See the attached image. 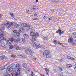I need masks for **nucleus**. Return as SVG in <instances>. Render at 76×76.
<instances>
[{"label":"nucleus","mask_w":76,"mask_h":76,"mask_svg":"<svg viewBox=\"0 0 76 76\" xmlns=\"http://www.w3.org/2000/svg\"><path fill=\"white\" fill-rule=\"evenodd\" d=\"M11 68L12 69H15V68H16V65H15V64H12Z\"/></svg>","instance_id":"13"},{"label":"nucleus","mask_w":76,"mask_h":76,"mask_svg":"<svg viewBox=\"0 0 76 76\" xmlns=\"http://www.w3.org/2000/svg\"><path fill=\"white\" fill-rule=\"evenodd\" d=\"M46 73H47V75H48V72H46Z\"/></svg>","instance_id":"64"},{"label":"nucleus","mask_w":76,"mask_h":76,"mask_svg":"<svg viewBox=\"0 0 76 76\" xmlns=\"http://www.w3.org/2000/svg\"><path fill=\"white\" fill-rule=\"evenodd\" d=\"M74 69H76V66H75L74 67Z\"/></svg>","instance_id":"62"},{"label":"nucleus","mask_w":76,"mask_h":76,"mask_svg":"<svg viewBox=\"0 0 76 76\" xmlns=\"http://www.w3.org/2000/svg\"><path fill=\"white\" fill-rule=\"evenodd\" d=\"M45 70L46 72H49V69H48L47 68H45Z\"/></svg>","instance_id":"30"},{"label":"nucleus","mask_w":76,"mask_h":76,"mask_svg":"<svg viewBox=\"0 0 76 76\" xmlns=\"http://www.w3.org/2000/svg\"><path fill=\"white\" fill-rule=\"evenodd\" d=\"M67 66L68 68H70L72 67V65L71 64H68L67 65Z\"/></svg>","instance_id":"25"},{"label":"nucleus","mask_w":76,"mask_h":76,"mask_svg":"<svg viewBox=\"0 0 76 76\" xmlns=\"http://www.w3.org/2000/svg\"><path fill=\"white\" fill-rule=\"evenodd\" d=\"M36 48H37V49H38V48H40V46H39V45L36 46Z\"/></svg>","instance_id":"44"},{"label":"nucleus","mask_w":76,"mask_h":76,"mask_svg":"<svg viewBox=\"0 0 76 76\" xmlns=\"http://www.w3.org/2000/svg\"><path fill=\"white\" fill-rule=\"evenodd\" d=\"M4 27L3 26L0 27V31L3 32L4 33V32L3 31L4 30Z\"/></svg>","instance_id":"9"},{"label":"nucleus","mask_w":76,"mask_h":76,"mask_svg":"<svg viewBox=\"0 0 76 76\" xmlns=\"http://www.w3.org/2000/svg\"><path fill=\"white\" fill-rule=\"evenodd\" d=\"M33 9H34V10H37V9H38V8H33Z\"/></svg>","instance_id":"50"},{"label":"nucleus","mask_w":76,"mask_h":76,"mask_svg":"<svg viewBox=\"0 0 76 76\" xmlns=\"http://www.w3.org/2000/svg\"><path fill=\"white\" fill-rule=\"evenodd\" d=\"M19 26V25H18V24H15L14 26V27L15 28H18Z\"/></svg>","instance_id":"19"},{"label":"nucleus","mask_w":76,"mask_h":76,"mask_svg":"<svg viewBox=\"0 0 76 76\" xmlns=\"http://www.w3.org/2000/svg\"><path fill=\"white\" fill-rule=\"evenodd\" d=\"M1 45L2 47H4V48H6V45H5V44L4 43H2L1 44Z\"/></svg>","instance_id":"17"},{"label":"nucleus","mask_w":76,"mask_h":76,"mask_svg":"<svg viewBox=\"0 0 76 76\" xmlns=\"http://www.w3.org/2000/svg\"><path fill=\"white\" fill-rule=\"evenodd\" d=\"M52 2H55L56 0H52Z\"/></svg>","instance_id":"55"},{"label":"nucleus","mask_w":76,"mask_h":76,"mask_svg":"<svg viewBox=\"0 0 76 76\" xmlns=\"http://www.w3.org/2000/svg\"><path fill=\"white\" fill-rule=\"evenodd\" d=\"M30 33H35V31L33 29H30Z\"/></svg>","instance_id":"14"},{"label":"nucleus","mask_w":76,"mask_h":76,"mask_svg":"<svg viewBox=\"0 0 76 76\" xmlns=\"http://www.w3.org/2000/svg\"><path fill=\"white\" fill-rule=\"evenodd\" d=\"M23 28H20L19 29L18 32H20V33H21L22 32H23Z\"/></svg>","instance_id":"16"},{"label":"nucleus","mask_w":76,"mask_h":76,"mask_svg":"<svg viewBox=\"0 0 76 76\" xmlns=\"http://www.w3.org/2000/svg\"><path fill=\"white\" fill-rule=\"evenodd\" d=\"M38 0H36V3H37L38 2Z\"/></svg>","instance_id":"59"},{"label":"nucleus","mask_w":76,"mask_h":76,"mask_svg":"<svg viewBox=\"0 0 76 76\" xmlns=\"http://www.w3.org/2000/svg\"><path fill=\"white\" fill-rule=\"evenodd\" d=\"M48 38L47 37H45L43 38V40L44 41H45V40H47L48 39Z\"/></svg>","instance_id":"32"},{"label":"nucleus","mask_w":76,"mask_h":76,"mask_svg":"<svg viewBox=\"0 0 76 76\" xmlns=\"http://www.w3.org/2000/svg\"><path fill=\"white\" fill-rule=\"evenodd\" d=\"M23 66L24 68H26V67L28 66V65L25 63H24L23 64Z\"/></svg>","instance_id":"18"},{"label":"nucleus","mask_w":76,"mask_h":76,"mask_svg":"<svg viewBox=\"0 0 76 76\" xmlns=\"http://www.w3.org/2000/svg\"><path fill=\"white\" fill-rule=\"evenodd\" d=\"M33 75H34V72H31V76H33Z\"/></svg>","instance_id":"51"},{"label":"nucleus","mask_w":76,"mask_h":76,"mask_svg":"<svg viewBox=\"0 0 76 76\" xmlns=\"http://www.w3.org/2000/svg\"><path fill=\"white\" fill-rule=\"evenodd\" d=\"M4 76H11V75H10V74L5 73L4 74Z\"/></svg>","instance_id":"27"},{"label":"nucleus","mask_w":76,"mask_h":76,"mask_svg":"<svg viewBox=\"0 0 76 76\" xmlns=\"http://www.w3.org/2000/svg\"><path fill=\"white\" fill-rule=\"evenodd\" d=\"M67 57L68 58H69V59H71V60H74V59L73 58L69 56H67Z\"/></svg>","instance_id":"28"},{"label":"nucleus","mask_w":76,"mask_h":76,"mask_svg":"<svg viewBox=\"0 0 76 76\" xmlns=\"http://www.w3.org/2000/svg\"><path fill=\"white\" fill-rule=\"evenodd\" d=\"M17 69H18L17 70V72H20L21 70H22V68H19Z\"/></svg>","instance_id":"26"},{"label":"nucleus","mask_w":76,"mask_h":76,"mask_svg":"<svg viewBox=\"0 0 76 76\" xmlns=\"http://www.w3.org/2000/svg\"><path fill=\"white\" fill-rule=\"evenodd\" d=\"M26 27L27 28H29L31 29L33 28V26L31 25H29V24H26V23H23V27Z\"/></svg>","instance_id":"6"},{"label":"nucleus","mask_w":76,"mask_h":76,"mask_svg":"<svg viewBox=\"0 0 76 76\" xmlns=\"http://www.w3.org/2000/svg\"><path fill=\"white\" fill-rule=\"evenodd\" d=\"M34 36H35L36 37H38L39 36V34L38 33L35 32Z\"/></svg>","instance_id":"23"},{"label":"nucleus","mask_w":76,"mask_h":76,"mask_svg":"<svg viewBox=\"0 0 76 76\" xmlns=\"http://www.w3.org/2000/svg\"><path fill=\"white\" fill-rule=\"evenodd\" d=\"M10 42H8L7 43V46H10V45H11L12 44Z\"/></svg>","instance_id":"20"},{"label":"nucleus","mask_w":76,"mask_h":76,"mask_svg":"<svg viewBox=\"0 0 76 76\" xmlns=\"http://www.w3.org/2000/svg\"><path fill=\"white\" fill-rule=\"evenodd\" d=\"M57 43H58V44H62V43H60L59 42H58Z\"/></svg>","instance_id":"52"},{"label":"nucleus","mask_w":76,"mask_h":76,"mask_svg":"<svg viewBox=\"0 0 76 76\" xmlns=\"http://www.w3.org/2000/svg\"><path fill=\"white\" fill-rule=\"evenodd\" d=\"M58 68L61 71H63V69H61V67L59 66L58 67Z\"/></svg>","instance_id":"39"},{"label":"nucleus","mask_w":76,"mask_h":76,"mask_svg":"<svg viewBox=\"0 0 76 76\" xmlns=\"http://www.w3.org/2000/svg\"><path fill=\"white\" fill-rule=\"evenodd\" d=\"M41 76H44V75H42V74L41 75Z\"/></svg>","instance_id":"63"},{"label":"nucleus","mask_w":76,"mask_h":76,"mask_svg":"<svg viewBox=\"0 0 76 76\" xmlns=\"http://www.w3.org/2000/svg\"><path fill=\"white\" fill-rule=\"evenodd\" d=\"M34 60H37V59H36V58H34Z\"/></svg>","instance_id":"60"},{"label":"nucleus","mask_w":76,"mask_h":76,"mask_svg":"<svg viewBox=\"0 0 76 76\" xmlns=\"http://www.w3.org/2000/svg\"><path fill=\"white\" fill-rule=\"evenodd\" d=\"M15 42H16L17 43V42H18V40H16L15 41Z\"/></svg>","instance_id":"53"},{"label":"nucleus","mask_w":76,"mask_h":76,"mask_svg":"<svg viewBox=\"0 0 76 76\" xmlns=\"http://www.w3.org/2000/svg\"><path fill=\"white\" fill-rule=\"evenodd\" d=\"M31 70L29 69V68H28V72H30Z\"/></svg>","instance_id":"54"},{"label":"nucleus","mask_w":76,"mask_h":76,"mask_svg":"<svg viewBox=\"0 0 76 76\" xmlns=\"http://www.w3.org/2000/svg\"><path fill=\"white\" fill-rule=\"evenodd\" d=\"M17 37H19L20 35V34L19 32H17L16 33Z\"/></svg>","instance_id":"24"},{"label":"nucleus","mask_w":76,"mask_h":76,"mask_svg":"<svg viewBox=\"0 0 76 76\" xmlns=\"http://www.w3.org/2000/svg\"><path fill=\"white\" fill-rule=\"evenodd\" d=\"M52 19V18L51 17H50L48 19L49 20H51Z\"/></svg>","instance_id":"46"},{"label":"nucleus","mask_w":76,"mask_h":76,"mask_svg":"<svg viewBox=\"0 0 76 76\" xmlns=\"http://www.w3.org/2000/svg\"><path fill=\"white\" fill-rule=\"evenodd\" d=\"M10 14L11 16V17H14V15L12 13H10Z\"/></svg>","instance_id":"38"},{"label":"nucleus","mask_w":76,"mask_h":76,"mask_svg":"<svg viewBox=\"0 0 76 76\" xmlns=\"http://www.w3.org/2000/svg\"><path fill=\"white\" fill-rule=\"evenodd\" d=\"M13 48V46L11 45L10 47L9 48V49H10V50H12Z\"/></svg>","instance_id":"34"},{"label":"nucleus","mask_w":76,"mask_h":76,"mask_svg":"<svg viewBox=\"0 0 76 76\" xmlns=\"http://www.w3.org/2000/svg\"><path fill=\"white\" fill-rule=\"evenodd\" d=\"M23 23H20V26H22V27H23Z\"/></svg>","instance_id":"37"},{"label":"nucleus","mask_w":76,"mask_h":76,"mask_svg":"<svg viewBox=\"0 0 76 76\" xmlns=\"http://www.w3.org/2000/svg\"><path fill=\"white\" fill-rule=\"evenodd\" d=\"M10 41L12 42H13V38H11V39H10Z\"/></svg>","instance_id":"40"},{"label":"nucleus","mask_w":76,"mask_h":76,"mask_svg":"<svg viewBox=\"0 0 76 76\" xmlns=\"http://www.w3.org/2000/svg\"><path fill=\"white\" fill-rule=\"evenodd\" d=\"M51 12H54V10H53V9L51 10Z\"/></svg>","instance_id":"58"},{"label":"nucleus","mask_w":76,"mask_h":76,"mask_svg":"<svg viewBox=\"0 0 76 76\" xmlns=\"http://www.w3.org/2000/svg\"><path fill=\"white\" fill-rule=\"evenodd\" d=\"M34 16H37V14H34Z\"/></svg>","instance_id":"56"},{"label":"nucleus","mask_w":76,"mask_h":76,"mask_svg":"<svg viewBox=\"0 0 76 76\" xmlns=\"http://www.w3.org/2000/svg\"><path fill=\"white\" fill-rule=\"evenodd\" d=\"M16 50H21V48L20 49V48H19V46H18L16 48Z\"/></svg>","instance_id":"35"},{"label":"nucleus","mask_w":76,"mask_h":76,"mask_svg":"<svg viewBox=\"0 0 76 76\" xmlns=\"http://www.w3.org/2000/svg\"><path fill=\"white\" fill-rule=\"evenodd\" d=\"M35 34V33H30V35H31V36L32 37H34V36Z\"/></svg>","instance_id":"21"},{"label":"nucleus","mask_w":76,"mask_h":76,"mask_svg":"<svg viewBox=\"0 0 76 76\" xmlns=\"http://www.w3.org/2000/svg\"><path fill=\"white\" fill-rule=\"evenodd\" d=\"M73 41V39L72 38H69L68 40V42L69 43H72Z\"/></svg>","instance_id":"11"},{"label":"nucleus","mask_w":76,"mask_h":76,"mask_svg":"<svg viewBox=\"0 0 76 76\" xmlns=\"http://www.w3.org/2000/svg\"><path fill=\"white\" fill-rule=\"evenodd\" d=\"M50 51L48 50H45L43 53V56L46 57V58H51V56L50 54Z\"/></svg>","instance_id":"1"},{"label":"nucleus","mask_w":76,"mask_h":76,"mask_svg":"<svg viewBox=\"0 0 76 76\" xmlns=\"http://www.w3.org/2000/svg\"><path fill=\"white\" fill-rule=\"evenodd\" d=\"M20 66V64H17L15 66V68L16 69H19V67Z\"/></svg>","instance_id":"15"},{"label":"nucleus","mask_w":76,"mask_h":76,"mask_svg":"<svg viewBox=\"0 0 76 76\" xmlns=\"http://www.w3.org/2000/svg\"><path fill=\"white\" fill-rule=\"evenodd\" d=\"M0 59L2 60H3V57H0Z\"/></svg>","instance_id":"47"},{"label":"nucleus","mask_w":76,"mask_h":76,"mask_svg":"<svg viewBox=\"0 0 76 76\" xmlns=\"http://www.w3.org/2000/svg\"><path fill=\"white\" fill-rule=\"evenodd\" d=\"M6 35V34L3 31H0V43H1V41L4 39L3 37Z\"/></svg>","instance_id":"3"},{"label":"nucleus","mask_w":76,"mask_h":76,"mask_svg":"<svg viewBox=\"0 0 76 76\" xmlns=\"http://www.w3.org/2000/svg\"><path fill=\"white\" fill-rule=\"evenodd\" d=\"M11 75L12 76H20V75H21V74L20 73H19V74H18V72H16L15 73L12 72L11 73Z\"/></svg>","instance_id":"7"},{"label":"nucleus","mask_w":76,"mask_h":76,"mask_svg":"<svg viewBox=\"0 0 76 76\" xmlns=\"http://www.w3.org/2000/svg\"><path fill=\"white\" fill-rule=\"evenodd\" d=\"M11 57H12L13 58H14L16 57V56L15 55H12L11 56Z\"/></svg>","instance_id":"41"},{"label":"nucleus","mask_w":76,"mask_h":76,"mask_svg":"<svg viewBox=\"0 0 76 76\" xmlns=\"http://www.w3.org/2000/svg\"><path fill=\"white\" fill-rule=\"evenodd\" d=\"M7 72H11V71H12L13 72H16V69L15 68L14 69H12L10 67H9V66H7Z\"/></svg>","instance_id":"5"},{"label":"nucleus","mask_w":76,"mask_h":76,"mask_svg":"<svg viewBox=\"0 0 76 76\" xmlns=\"http://www.w3.org/2000/svg\"><path fill=\"white\" fill-rule=\"evenodd\" d=\"M56 32L57 34H59V35H61V34H64V31H61L60 29H59L58 31H56Z\"/></svg>","instance_id":"8"},{"label":"nucleus","mask_w":76,"mask_h":76,"mask_svg":"<svg viewBox=\"0 0 76 76\" xmlns=\"http://www.w3.org/2000/svg\"><path fill=\"white\" fill-rule=\"evenodd\" d=\"M55 2L56 3H60V1L59 0H55Z\"/></svg>","instance_id":"36"},{"label":"nucleus","mask_w":76,"mask_h":76,"mask_svg":"<svg viewBox=\"0 0 76 76\" xmlns=\"http://www.w3.org/2000/svg\"><path fill=\"white\" fill-rule=\"evenodd\" d=\"M58 19L56 18L54 20V22H57V21H58Z\"/></svg>","instance_id":"42"},{"label":"nucleus","mask_w":76,"mask_h":76,"mask_svg":"<svg viewBox=\"0 0 76 76\" xmlns=\"http://www.w3.org/2000/svg\"><path fill=\"white\" fill-rule=\"evenodd\" d=\"M13 22H9L7 23V29L10 28L11 26H13L14 25Z\"/></svg>","instance_id":"4"},{"label":"nucleus","mask_w":76,"mask_h":76,"mask_svg":"<svg viewBox=\"0 0 76 76\" xmlns=\"http://www.w3.org/2000/svg\"><path fill=\"white\" fill-rule=\"evenodd\" d=\"M13 32H14V33H17V32H18V31L17 30H14L13 31Z\"/></svg>","instance_id":"45"},{"label":"nucleus","mask_w":76,"mask_h":76,"mask_svg":"<svg viewBox=\"0 0 76 76\" xmlns=\"http://www.w3.org/2000/svg\"><path fill=\"white\" fill-rule=\"evenodd\" d=\"M32 53H33V51H32L31 47H28L27 48V50H26V54L28 56H30V55H31Z\"/></svg>","instance_id":"2"},{"label":"nucleus","mask_w":76,"mask_h":76,"mask_svg":"<svg viewBox=\"0 0 76 76\" xmlns=\"http://www.w3.org/2000/svg\"><path fill=\"white\" fill-rule=\"evenodd\" d=\"M46 17H47V16H44V17H43V19H45V18H46Z\"/></svg>","instance_id":"49"},{"label":"nucleus","mask_w":76,"mask_h":76,"mask_svg":"<svg viewBox=\"0 0 76 76\" xmlns=\"http://www.w3.org/2000/svg\"><path fill=\"white\" fill-rule=\"evenodd\" d=\"M31 9H30V10H27L26 11V12L27 13H29L31 11Z\"/></svg>","instance_id":"29"},{"label":"nucleus","mask_w":76,"mask_h":76,"mask_svg":"<svg viewBox=\"0 0 76 76\" xmlns=\"http://www.w3.org/2000/svg\"><path fill=\"white\" fill-rule=\"evenodd\" d=\"M22 41L23 42H24L26 41V39L25 38H23L22 39Z\"/></svg>","instance_id":"31"},{"label":"nucleus","mask_w":76,"mask_h":76,"mask_svg":"<svg viewBox=\"0 0 76 76\" xmlns=\"http://www.w3.org/2000/svg\"><path fill=\"white\" fill-rule=\"evenodd\" d=\"M73 34L74 35H76V32H74L73 33Z\"/></svg>","instance_id":"57"},{"label":"nucleus","mask_w":76,"mask_h":76,"mask_svg":"<svg viewBox=\"0 0 76 76\" xmlns=\"http://www.w3.org/2000/svg\"><path fill=\"white\" fill-rule=\"evenodd\" d=\"M32 41H36V40L37 39V37H36L35 36H34L32 37Z\"/></svg>","instance_id":"10"},{"label":"nucleus","mask_w":76,"mask_h":76,"mask_svg":"<svg viewBox=\"0 0 76 76\" xmlns=\"http://www.w3.org/2000/svg\"><path fill=\"white\" fill-rule=\"evenodd\" d=\"M23 35V36L26 39H28L29 38V36H28V35L25 34H24Z\"/></svg>","instance_id":"12"},{"label":"nucleus","mask_w":76,"mask_h":76,"mask_svg":"<svg viewBox=\"0 0 76 76\" xmlns=\"http://www.w3.org/2000/svg\"><path fill=\"white\" fill-rule=\"evenodd\" d=\"M38 18H34L33 19V20H38Z\"/></svg>","instance_id":"48"},{"label":"nucleus","mask_w":76,"mask_h":76,"mask_svg":"<svg viewBox=\"0 0 76 76\" xmlns=\"http://www.w3.org/2000/svg\"><path fill=\"white\" fill-rule=\"evenodd\" d=\"M5 41L7 42H10V39L9 38H7L5 39Z\"/></svg>","instance_id":"22"},{"label":"nucleus","mask_w":76,"mask_h":76,"mask_svg":"<svg viewBox=\"0 0 76 76\" xmlns=\"http://www.w3.org/2000/svg\"><path fill=\"white\" fill-rule=\"evenodd\" d=\"M17 40L18 41V42H20V39L19 38H18L17 39Z\"/></svg>","instance_id":"43"},{"label":"nucleus","mask_w":76,"mask_h":76,"mask_svg":"<svg viewBox=\"0 0 76 76\" xmlns=\"http://www.w3.org/2000/svg\"><path fill=\"white\" fill-rule=\"evenodd\" d=\"M57 41L56 40H55L53 41V42L54 43V44L55 45H56L57 44Z\"/></svg>","instance_id":"33"},{"label":"nucleus","mask_w":76,"mask_h":76,"mask_svg":"<svg viewBox=\"0 0 76 76\" xmlns=\"http://www.w3.org/2000/svg\"><path fill=\"white\" fill-rule=\"evenodd\" d=\"M60 76H63V75H62L61 74H60Z\"/></svg>","instance_id":"61"}]
</instances>
